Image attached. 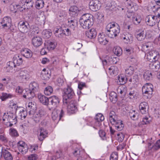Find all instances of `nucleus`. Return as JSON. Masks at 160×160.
<instances>
[{
  "label": "nucleus",
  "instance_id": "39",
  "mask_svg": "<svg viewBox=\"0 0 160 160\" xmlns=\"http://www.w3.org/2000/svg\"><path fill=\"white\" fill-rule=\"evenodd\" d=\"M137 93L135 90H131L128 94V98L132 100L136 99L137 98Z\"/></svg>",
  "mask_w": 160,
  "mask_h": 160
},
{
  "label": "nucleus",
  "instance_id": "27",
  "mask_svg": "<svg viewBox=\"0 0 160 160\" xmlns=\"http://www.w3.org/2000/svg\"><path fill=\"white\" fill-rule=\"evenodd\" d=\"M70 14L72 17L77 16L78 15L79 10L78 8L75 6L71 7L69 9Z\"/></svg>",
  "mask_w": 160,
  "mask_h": 160
},
{
  "label": "nucleus",
  "instance_id": "35",
  "mask_svg": "<svg viewBox=\"0 0 160 160\" xmlns=\"http://www.w3.org/2000/svg\"><path fill=\"white\" fill-rule=\"evenodd\" d=\"M22 54L26 58H29L32 57V51L29 49L25 48L22 52Z\"/></svg>",
  "mask_w": 160,
  "mask_h": 160
},
{
  "label": "nucleus",
  "instance_id": "52",
  "mask_svg": "<svg viewBox=\"0 0 160 160\" xmlns=\"http://www.w3.org/2000/svg\"><path fill=\"white\" fill-rule=\"evenodd\" d=\"M101 122L98 120H96L94 119L92 123V125L93 126V127L96 129H98L101 125Z\"/></svg>",
  "mask_w": 160,
  "mask_h": 160
},
{
  "label": "nucleus",
  "instance_id": "64",
  "mask_svg": "<svg viewBox=\"0 0 160 160\" xmlns=\"http://www.w3.org/2000/svg\"><path fill=\"white\" fill-rule=\"evenodd\" d=\"M110 160H118V154L116 152L112 153L110 157Z\"/></svg>",
  "mask_w": 160,
  "mask_h": 160
},
{
  "label": "nucleus",
  "instance_id": "55",
  "mask_svg": "<svg viewBox=\"0 0 160 160\" xmlns=\"http://www.w3.org/2000/svg\"><path fill=\"white\" fill-rule=\"evenodd\" d=\"M100 59L102 61L103 66L114 63V62L112 61V58H110L109 60H106L105 59L104 60L102 59L101 58H100Z\"/></svg>",
  "mask_w": 160,
  "mask_h": 160
},
{
  "label": "nucleus",
  "instance_id": "62",
  "mask_svg": "<svg viewBox=\"0 0 160 160\" xmlns=\"http://www.w3.org/2000/svg\"><path fill=\"white\" fill-rule=\"evenodd\" d=\"M142 47L143 51L146 52L149 50L151 47L149 45V43H147L142 44Z\"/></svg>",
  "mask_w": 160,
  "mask_h": 160
},
{
  "label": "nucleus",
  "instance_id": "8",
  "mask_svg": "<svg viewBox=\"0 0 160 160\" xmlns=\"http://www.w3.org/2000/svg\"><path fill=\"white\" fill-rule=\"evenodd\" d=\"M77 103L75 100H71L68 102V105H64L67 107V112L69 114H73L77 111Z\"/></svg>",
  "mask_w": 160,
  "mask_h": 160
},
{
  "label": "nucleus",
  "instance_id": "28",
  "mask_svg": "<svg viewBox=\"0 0 160 160\" xmlns=\"http://www.w3.org/2000/svg\"><path fill=\"white\" fill-rule=\"evenodd\" d=\"M14 64L17 66H19L23 62L22 56L21 55H15L13 59V61Z\"/></svg>",
  "mask_w": 160,
  "mask_h": 160
},
{
  "label": "nucleus",
  "instance_id": "47",
  "mask_svg": "<svg viewBox=\"0 0 160 160\" xmlns=\"http://www.w3.org/2000/svg\"><path fill=\"white\" fill-rule=\"evenodd\" d=\"M151 120V118L150 117L145 116L144 117L142 120V122L139 123V124L141 123L143 125L147 124L149 123Z\"/></svg>",
  "mask_w": 160,
  "mask_h": 160
},
{
  "label": "nucleus",
  "instance_id": "12",
  "mask_svg": "<svg viewBox=\"0 0 160 160\" xmlns=\"http://www.w3.org/2000/svg\"><path fill=\"white\" fill-rule=\"evenodd\" d=\"M18 27L21 32L23 33H25L28 32L29 25L26 22L21 21L18 23Z\"/></svg>",
  "mask_w": 160,
  "mask_h": 160
},
{
  "label": "nucleus",
  "instance_id": "30",
  "mask_svg": "<svg viewBox=\"0 0 160 160\" xmlns=\"http://www.w3.org/2000/svg\"><path fill=\"white\" fill-rule=\"evenodd\" d=\"M113 123H112L113 124H114L116 129L118 131L122 130L124 128V125L122 122V121L121 120H116Z\"/></svg>",
  "mask_w": 160,
  "mask_h": 160
},
{
  "label": "nucleus",
  "instance_id": "53",
  "mask_svg": "<svg viewBox=\"0 0 160 160\" xmlns=\"http://www.w3.org/2000/svg\"><path fill=\"white\" fill-rule=\"evenodd\" d=\"M118 80L119 82V84L121 85H123L125 83L126 81L128 80V78H125L123 76H119Z\"/></svg>",
  "mask_w": 160,
  "mask_h": 160
},
{
  "label": "nucleus",
  "instance_id": "36",
  "mask_svg": "<svg viewBox=\"0 0 160 160\" xmlns=\"http://www.w3.org/2000/svg\"><path fill=\"white\" fill-rule=\"evenodd\" d=\"M110 99L113 103H115L117 101V94L114 92H111L109 94Z\"/></svg>",
  "mask_w": 160,
  "mask_h": 160
},
{
  "label": "nucleus",
  "instance_id": "14",
  "mask_svg": "<svg viewBox=\"0 0 160 160\" xmlns=\"http://www.w3.org/2000/svg\"><path fill=\"white\" fill-rule=\"evenodd\" d=\"M45 114V112L42 109L35 112L33 114L34 120L36 122H39L42 119Z\"/></svg>",
  "mask_w": 160,
  "mask_h": 160
},
{
  "label": "nucleus",
  "instance_id": "18",
  "mask_svg": "<svg viewBox=\"0 0 160 160\" xmlns=\"http://www.w3.org/2000/svg\"><path fill=\"white\" fill-rule=\"evenodd\" d=\"M16 112H18V118L22 120L24 119L27 115V111L22 107H18Z\"/></svg>",
  "mask_w": 160,
  "mask_h": 160
},
{
  "label": "nucleus",
  "instance_id": "42",
  "mask_svg": "<svg viewBox=\"0 0 160 160\" xmlns=\"http://www.w3.org/2000/svg\"><path fill=\"white\" fill-rule=\"evenodd\" d=\"M152 75L151 72L149 71H146L144 73L143 78L146 80H149L152 79Z\"/></svg>",
  "mask_w": 160,
  "mask_h": 160
},
{
  "label": "nucleus",
  "instance_id": "58",
  "mask_svg": "<svg viewBox=\"0 0 160 160\" xmlns=\"http://www.w3.org/2000/svg\"><path fill=\"white\" fill-rule=\"evenodd\" d=\"M36 108L35 103L34 102H30L28 103V107H27V110H33Z\"/></svg>",
  "mask_w": 160,
  "mask_h": 160
},
{
  "label": "nucleus",
  "instance_id": "41",
  "mask_svg": "<svg viewBox=\"0 0 160 160\" xmlns=\"http://www.w3.org/2000/svg\"><path fill=\"white\" fill-rule=\"evenodd\" d=\"M9 134L10 136L13 137H18L19 136V134L17 131L13 128H11L9 129Z\"/></svg>",
  "mask_w": 160,
  "mask_h": 160
},
{
  "label": "nucleus",
  "instance_id": "13",
  "mask_svg": "<svg viewBox=\"0 0 160 160\" xmlns=\"http://www.w3.org/2000/svg\"><path fill=\"white\" fill-rule=\"evenodd\" d=\"M116 89L119 96L121 98L124 97L127 91V87L125 85H120L118 87H116Z\"/></svg>",
  "mask_w": 160,
  "mask_h": 160
},
{
  "label": "nucleus",
  "instance_id": "33",
  "mask_svg": "<svg viewBox=\"0 0 160 160\" xmlns=\"http://www.w3.org/2000/svg\"><path fill=\"white\" fill-rule=\"evenodd\" d=\"M16 67L12 61H9L7 63L6 71L7 72H12L13 68Z\"/></svg>",
  "mask_w": 160,
  "mask_h": 160
},
{
  "label": "nucleus",
  "instance_id": "21",
  "mask_svg": "<svg viewBox=\"0 0 160 160\" xmlns=\"http://www.w3.org/2000/svg\"><path fill=\"white\" fill-rule=\"evenodd\" d=\"M2 153L3 158L5 160H12V155L8 150L2 148Z\"/></svg>",
  "mask_w": 160,
  "mask_h": 160
},
{
  "label": "nucleus",
  "instance_id": "50",
  "mask_svg": "<svg viewBox=\"0 0 160 160\" xmlns=\"http://www.w3.org/2000/svg\"><path fill=\"white\" fill-rule=\"evenodd\" d=\"M34 4V2L32 0H26L24 5H25L27 7V9H30L32 8Z\"/></svg>",
  "mask_w": 160,
  "mask_h": 160
},
{
  "label": "nucleus",
  "instance_id": "4",
  "mask_svg": "<svg viewBox=\"0 0 160 160\" xmlns=\"http://www.w3.org/2000/svg\"><path fill=\"white\" fill-rule=\"evenodd\" d=\"M75 95L73 90L70 86H68L64 88L63 92V105H67L70 99L72 98Z\"/></svg>",
  "mask_w": 160,
  "mask_h": 160
},
{
  "label": "nucleus",
  "instance_id": "48",
  "mask_svg": "<svg viewBox=\"0 0 160 160\" xmlns=\"http://www.w3.org/2000/svg\"><path fill=\"white\" fill-rule=\"evenodd\" d=\"M146 36V34L143 31L141 32L136 35V38L138 41H141L143 40Z\"/></svg>",
  "mask_w": 160,
  "mask_h": 160
},
{
  "label": "nucleus",
  "instance_id": "22",
  "mask_svg": "<svg viewBox=\"0 0 160 160\" xmlns=\"http://www.w3.org/2000/svg\"><path fill=\"white\" fill-rule=\"evenodd\" d=\"M139 108L141 113L142 114H145L148 111V106L146 102H142L140 103Z\"/></svg>",
  "mask_w": 160,
  "mask_h": 160
},
{
  "label": "nucleus",
  "instance_id": "6",
  "mask_svg": "<svg viewBox=\"0 0 160 160\" xmlns=\"http://www.w3.org/2000/svg\"><path fill=\"white\" fill-rule=\"evenodd\" d=\"M60 102V99L57 96H53L49 98L48 107L50 110L56 109V108L58 106Z\"/></svg>",
  "mask_w": 160,
  "mask_h": 160
},
{
  "label": "nucleus",
  "instance_id": "57",
  "mask_svg": "<svg viewBox=\"0 0 160 160\" xmlns=\"http://www.w3.org/2000/svg\"><path fill=\"white\" fill-rule=\"evenodd\" d=\"M42 74L43 77L44 79L49 78L50 76V74L48 73L47 71H46L45 68L43 69L42 72Z\"/></svg>",
  "mask_w": 160,
  "mask_h": 160
},
{
  "label": "nucleus",
  "instance_id": "16",
  "mask_svg": "<svg viewBox=\"0 0 160 160\" xmlns=\"http://www.w3.org/2000/svg\"><path fill=\"white\" fill-rule=\"evenodd\" d=\"M38 137L39 140L43 141L47 137L48 132L46 130L41 128L38 130Z\"/></svg>",
  "mask_w": 160,
  "mask_h": 160
},
{
  "label": "nucleus",
  "instance_id": "29",
  "mask_svg": "<svg viewBox=\"0 0 160 160\" xmlns=\"http://www.w3.org/2000/svg\"><path fill=\"white\" fill-rule=\"evenodd\" d=\"M27 92V95H26L25 93L24 92V94L23 95V97L25 98L32 99L34 97L36 94L35 93L31 90L30 89H26L24 92Z\"/></svg>",
  "mask_w": 160,
  "mask_h": 160
},
{
  "label": "nucleus",
  "instance_id": "46",
  "mask_svg": "<svg viewBox=\"0 0 160 160\" xmlns=\"http://www.w3.org/2000/svg\"><path fill=\"white\" fill-rule=\"evenodd\" d=\"M12 97L13 95L12 94L3 93L2 95L0 96V98L2 101H4L8 98H11Z\"/></svg>",
  "mask_w": 160,
  "mask_h": 160
},
{
  "label": "nucleus",
  "instance_id": "37",
  "mask_svg": "<svg viewBox=\"0 0 160 160\" xmlns=\"http://www.w3.org/2000/svg\"><path fill=\"white\" fill-rule=\"evenodd\" d=\"M129 116L131 119L135 120L138 118V114L137 112H136L135 111L131 110L129 112Z\"/></svg>",
  "mask_w": 160,
  "mask_h": 160
},
{
  "label": "nucleus",
  "instance_id": "9",
  "mask_svg": "<svg viewBox=\"0 0 160 160\" xmlns=\"http://www.w3.org/2000/svg\"><path fill=\"white\" fill-rule=\"evenodd\" d=\"M12 23L11 19L10 17L6 16L1 19L0 23L2 28L6 30L10 29Z\"/></svg>",
  "mask_w": 160,
  "mask_h": 160
},
{
  "label": "nucleus",
  "instance_id": "24",
  "mask_svg": "<svg viewBox=\"0 0 160 160\" xmlns=\"http://www.w3.org/2000/svg\"><path fill=\"white\" fill-rule=\"evenodd\" d=\"M86 36L90 39L95 38L97 35V32L95 29L92 28L89 31L86 32Z\"/></svg>",
  "mask_w": 160,
  "mask_h": 160
},
{
  "label": "nucleus",
  "instance_id": "63",
  "mask_svg": "<svg viewBox=\"0 0 160 160\" xmlns=\"http://www.w3.org/2000/svg\"><path fill=\"white\" fill-rule=\"evenodd\" d=\"M24 90H23L22 87L18 86L16 88L15 92L18 95H23V93Z\"/></svg>",
  "mask_w": 160,
  "mask_h": 160
},
{
  "label": "nucleus",
  "instance_id": "32",
  "mask_svg": "<svg viewBox=\"0 0 160 160\" xmlns=\"http://www.w3.org/2000/svg\"><path fill=\"white\" fill-rule=\"evenodd\" d=\"M29 88L31 90L36 93L39 90L38 84L37 82H33L30 84Z\"/></svg>",
  "mask_w": 160,
  "mask_h": 160
},
{
  "label": "nucleus",
  "instance_id": "40",
  "mask_svg": "<svg viewBox=\"0 0 160 160\" xmlns=\"http://www.w3.org/2000/svg\"><path fill=\"white\" fill-rule=\"evenodd\" d=\"M44 4L43 0H37L35 2V7L37 9H39L43 7Z\"/></svg>",
  "mask_w": 160,
  "mask_h": 160
},
{
  "label": "nucleus",
  "instance_id": "59",
  "mask_svg": "<svg viewBox=\"0 0 160 160\" xmlns=\"http://www.w3.org/2000/svg\"><path fill=\"white\" fill-rule=\"evenodd\" d=\"M19 151L21 152L22 154H24L28 152V148L27 145L24 146L22 147L20 149H18Z\"/></svg>",
  "mask_w": 160,
  "mask_h": 160
},
{
  "label": "nucleus",
  "instance_id": "25",
  "mask_svg": "<svg viewBox=\"0 0 160 160\" xmlns=\"http://www.w3.org/2000/svg\"><path fill=\"white\" fill-rule=\"evenodd\" d=\"M148 147L149 149H158L160 148V140H158L154 144L152 141H150L148 142Z\"/></svg>",
  "mask_w": 160,
  "mask_h": 160
},
{
  "label": "nucleus",
  "instance_id": "3",
  "mask_svg": "<svg viewBox=\"0 0 160 160\" xmlns=\"http://www.w3.org/2000/svg\"><path fill=\"white\" fill-rule=\"evenodd\" d=\"M106 29L109 37L111 38H114L117 36L120 32L119 26L117 23H109L106 26Z\"/></svg>",
  "mask_w": 160,
  "mask_h": 160
},
{
  "label": "nucleus",
  "instance_id": "45",
  "mask_svg": "<svg viewBox=\"0 0 160 160\" xmlns=\"http://www.w3.org/2000/svg\"><path fill=\"white\" fill-rule=\"evenodd\" d=\"M47 48L49 50L54 49L56 47V43L54 41H48V42Z\"/></svg>",
  "mask_w": 160,
  "mask_h": 160
},
{
  "label": "nucleus",
  "instance_id": "61",
  "mask_svg": "<svg viewBox=\"0 0 160 160\" xmlns=\"http://www.w3.org/2000/svg\"><path fill=\"white\" fill-rule=\"evenodd\" d=\"M159 56V54L158 51L152 50L148 52L147 55V56Z\"/></svg>",
  "mask_w": 160,
  "mask_h": 160
},
{
  "label": "nucleus",
  "instance_id": "56",
  "mask_svg": "<svg viewBox=\"0 0 160 160\" xmlns=\"http://www.w3.org/2000/svg\"><path fill=\"white\" fill-rule=\"evenodd\" d=\"M95 119L96 120H98L102 122L104 119V116L101 113H98L95 116Z\"/></svg>",
  "mask_w": 160,
  "mask_h": 160
},
{
  "label": "nucleus",
  "instance_id": "31",
  "mask_svg": "<svg viewBox=\"0 0 160 160\" xmlns=\"http://www.w3.org/2000/svg\"><path fill=\"white\" fill-rule=\"evenodd\" d=\"M78 22L77 20L74 19H68V25L69 27L73 30L77 27Z\"/></svg>",
  "mask_w": 160,
  "mask_h": 160
},
{
  "label": "nucleus",
  "instance_id": "23",
  "mask_svg": "<svg viewBox=\"0 0 160 160\" xmlns=\"http://www.w3.org/2000/svg\"><path fill=\"white\" fill-rule=\"evenodd\" d=\"M26 70H22L19 73V78L21 82H23L28 78V75Z\"/></svg>",
  "mask_w": 160,
  "mask_h": 160
},
{
  "label": "nucleus",
  "instance_id": "43",
  "mask_svg": "<svg viewBox=\"0 0 160 160\" xmlns=\"http://www.w3.org/2000/svg\"><path fill=\"white\" fill-rule=\"evenodd\" d=\"M42 36L44 38H49L52 34V33L49 30H44L42 32Z\"/></svg>",
  "mask_w": 160,
  "mask_h": 160
},
{
  "label": "nucleus",
  "instance_id": "49",
  "mask_svg": "<svg viewBox=\"0 0 160 160\" xmlns=\"http://www.w3.org/2000/svg\"><path fill=\"white\" fill-rule=\"evenodd\" d=\"M134 72V68L133 67L130 66L128 68L125 70L126 75L128 76L132 75Z\"/></svg>",
  "mask_w": 160,
  "mask_h": 160
},
{
  "label": "nucleus",
  "instance_id": "17",
  "mask_svg": "<svg viewBox=\"0 0 160 160\" xmlns=\"http://www.w3.org/2000/svg\"><path fill=\"white\" fill-rule=\"evenodd\" d=\"M98 40L101 44L105 45L108 42L107 37L103 33H100L98 35Z\"/></svg>",
  "mask_w": 160,
  "mask_h": 160
},
{
  "label": "nucleus",
  "instance_id": "44",
  "mask_svg": "<svg viewBox=\"0 0 160 160\" xmlns=\"http://www.w3.org/2000/svg\"><path fill=\"white\" fill-rule=\"evenodd\" d=\"M113 52L117 56H119L122 55V51L121 48L118 46L115 47L113 50Z\"/></svg>",
  "mask_w": 160,
  "mask_h": 160
},
{
  "label": "nucleus",
  "instance_id": "2",
  "mask_svg": "<svg viewBox=\"0 0 160 160\" xmlns=\"http://www.w3.org/2000/svg\"><path fill=\"white\" fill-rule=\"evenodd\" d=\"M81 26L84 29H87L93 24V16L89 13H85L82 16L79 20Z\"/></svg>",
  "mask_w": 160,
  "mask_h": 160
},
{
  "label": "nucleus",
  "instance_id": "38",
  "mask_svg": "<svg viewBox=\"0 0 160 160\" xmlns=\"http://www.w3.org/2000/svg\"><path fill=\"white\" fill-rule=\"evenodd\" d=\"M110 121L111 123H113L117 120V117L116 116L115 112L113 111H111L109 115Z\"/></svg>",
  "mask_w": 160,
  "mask_h": 160
},
{
  "label": "nucleus",
  "instance_id": "11",
  "mask_svg": "<svg viewBox=\"0 0 160 160\" xmlns=\"http://www.w3.org/2000/svg\"><path fill=\"white\" fill-rule=\"evenodd\" d=\"M101 4L98 0H92L89 4V8L93 11H97L100 9Z\"/></svg>",
  "mask_w": 160,
  "mask_h": 160
},
{
  "label": "nucleus",
  "instance_id": "54",
  "mask_svg": "<svg viewBox=\"0 0 160 160\" xmlns=\"http://www.w3.org/2000/svg\"><path fill=\"white\" fill-rule=\"evenodd\" d=\"M0 133V140L4 143L7 142L8 140L6 134L1 132Z\"/></svg>",
  "mask_w": 160,
  "mask_h": 160
},
{
  "label": "nucleus",
  "instance_id": "7",
  "mask_svg": "<svg viewBox=\"0 0 160 160\" xmlns=\"http://www.w3.org/2000/svg\"><path fill=\"white\" fill-rule=\"evenodd\" d=\"M153 91V86L150 83H146L142 88V92L148 98H150Z\"/></svg>",
  "mask_w": 160,
  "mask_h": 160
},
{
  "label": "nucleus",
  "instance_id": "5",
  "mask_svg": "<svg viewBox=\"0 0 160 160\" xmlns=\"http://www.w3.org/2000/svg\"><path fill=\"white\" fill-rule=\"evenodd\" d=\"M160 56H147L148 60L152 63L150 64V67L153 71L157 72L160 68V62L158 61Z\"/></svg>",
  "mask_w": 160,
  "mask_h": 160
},
{
  "label": "nucleus",
  "instance_id": "15",
  "mask_svg": "<svg viewBox=\"0 0 160 160\" xmlns=\"http://www.w3.org/2000/svg\"><path fill=\"white\" fill-rule=\"evenodd\" d=\"M121 38L123 42L127 44H130L132 43L133 37L132 35L129 33L126 32L122 35Z\"/></svg>",
  "mask_w": 160,
  "mask_h": 160
},
{
  "label": "nucleus",
  "instance_id": "26",
  "mask_svg": "<svg viewBox=\"0 0 160 160\" xmlns=\"http://www.w3.org/2000/svg\"><path fill=\"white\" fill-rule=\"evenodd\" d=\"M38 97L40 102L43 105L48 106L49 98H48L44 95L41 94L38 95Z\"/></svg>",
  "mask_w": 160,
  "mask_h": 160
},
{
  "label": "nucleus",
  "instance_id": "60",
  "mask_svg": "<svg viewBox=\"0 0 160 160\" xmlns=\"http://www.w3.org/2000/svg\"><path fill=\"white\" fill-rule=\"evenodd\" d=\"M123 2L127 6L128 8L131 7L133 6V3L132 0H123Z\"/></svg>",
  "mask_w": 160,
  "mask_h": 160
},
{
  "label": "nucleus",
  "instance_id": "19",
  "mask_svg": "<svg viewBox=\"0 0 160 160\" xmlns=\"http://www.w3.org/2000/svg\"><path fill=\"white\" fill-rule=\"evenodd\" d=\"M156 17L152 15L147 16L145 18V21L147 25L153 26L155 25Z\"/></svg>",
  "mask_w": 160,
  "mask_h": 160
},
{
  "label": "nucleus",
  "instance_id": "1",
  "mask_svg": "<svg viewBox=\"0 0 160 160\" xmlns=\"http://www.w3.org/2000/svg\"><path fill=\"white\" fill-rule=\"evenodd\" d=\"M16 114L11 112L5 113L2 117L3 123L7 127H11L13 124H16L18 120Z\"/></svg>",
  "mask_w": 160,
  "mask_h": 160
},
{
  "label": "nucleus",
  "instance_id": "51",
  "mask_svg": "<svg viewBox=\"0 0 160 160\" xmlns=\"http://www.w3.org/2000/svg\"><path fill=\"white\" fill-rule=\"evenodd\" d=\"M53 92V89L52 87L48 86L46 87L44 90V93L47 95H50Z\"/></svg>",
  "mask_w": 160,
  "mask_h": 160
},
{
  "label": "nucleus",
  "instance_id": "20",
  "mask_svg": "<svg viewBox=\"0 0 160 160\" xmlns=\"http://www.w3.org/2000/svg\"><path fill=\"white\" fill-rule=\"evenodd\" d=\"M42 43V38L39 36L34 37L32 39V44L34 47H38Z\"/></svg>",
  "mask_w": 160,
  "mask_h": 160
},
{
  "label": "nucleus",
  "instance_id": "34",
  "mask_svg": "<svg viewBox=\"0 0 160 160\" xmlns=\"http://www.w3.org/2000/svg\"><path fill=\"white\" fill-rule=\"evenodd\" d=\"M118 69L117 67L111 66L108 68V73L112 76H116L118 73Z\"/></svg>",
  "mask_w": 160,
  "mask_h": 160
},
{
  "label": "nucleus",
  "instance_id": "10",
  "mask_svg": "<svg viewBox=\"0 0 160 160\" xmlns=\"http://www.w3.org/2000/svg\"><path fill=\"white\" fill-rule=\"evenodd\" d=\"M64 114V112L62 109L60 111L57 109H53L52 113V120L55 121L60 120Z\"/></svg>",
  "mask_w": 160,
  "mask_h": 160
}]
</instances>
